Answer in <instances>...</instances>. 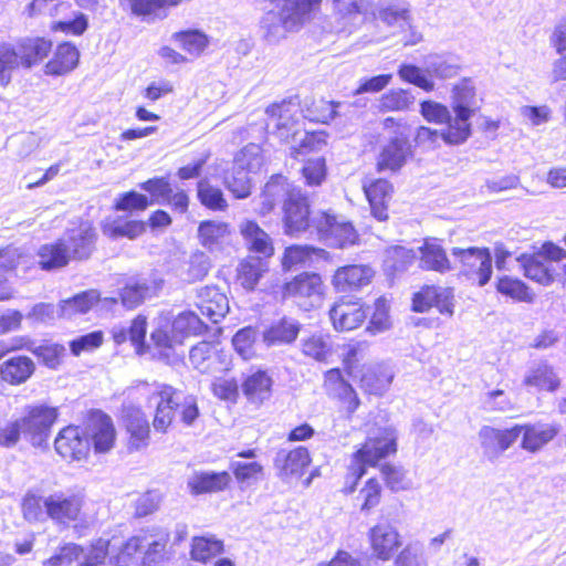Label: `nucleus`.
Wrapping results in <instances>:
<instances>
[{
    "label": "nucleus",
    "instance_id": "nucleus-57",
    "mask_svg": "<svg viewBox=\"0 0 566 566\" xmlns=\"http://www.w3.org/2000/svg\"><path fill=\"white\" fill-rule=\"evenodd\" d=\"M301 175L308 187L321 186L327 177L326 159L323 156L308 158L301 168Z\"/></svg>",
    "mask_w": 566,
    "mask_h": 566
},
{
    "label": "nucleus",
    "instance_id": "nucleus-2",
    "mask_svg": "<svg viewBox=\"0 0 566 566\" xmlns=\"http://www.w3.org/2000/svg\"><path fill=\"white\" fill-rule=\"evenodd\" d=\"M139 187L147 191L150 198L135 190L125 191L118 195L112 209L127 213L142 212L157 202L166 203L179 213H186L189 210L190 198L188 192L184 189L174 191L170 181L166 177L149 178L143 181Z\"/></svg>",
    "mask_w": 566,
    "mask_h": 566
},
{
    "label": "nucleus",
    "instance_id": "nucleus-62",
    "mask_svg": "<svg viewBox=\"0 0 566 566\" xmlns=\"http://www.w3.org/2000/svg\"><path fill=\"white\" fill-rule=\"evenodd\" d=\"M397 73L403 82L413 84L424 92H432L434 90L433 81L417 65L403 63L398 67Z\"/></svg>",
    "mask_w": 566,
    "mask_h": 566
},
{
    "label": "nucleus",
    "instance_id": "nucleus-21",
    "mask_svg": "<svg viewBox=\"0 0 566 566\" xmlns=\"http://www.w3.org/2000/svg\"><path fill=\"white\" fill-rule=\"evenodd\" d=\"M300 103L295 97H286L273 102L265 108L266 116L274 123L273 134L281 142H289L294 138V125L296 124V111Z\"/></svg>",
    "mask_w": 566,
    "mask_h": 566
},
{
    "label": "nucleus",
    "instance_id": "nucleus-34",
    "mask_svg": "<svg viewBox=\"0 0 566 566\" xmlns=\"http://www.w3.org/2000/svg\"><path fill=\"white\" fill-rule=\"evenodd\" d=\"M420 264L426 271H433L440 274L452 270V263L441 241L437 238H426L419 248Z\"/></svg>",
    "mask_w": 566,
    "mask_h": 566
},
{
    "label": "nucleus",
    "instance_id": "nucleus-6",
    "mask_svg": "<svg viewBox=\"0 0 566 566\" xmlns=\"http://www.w3.org/2000/svg\"><path fill=\"white\" fill-rule=\"evenodd\" d=\"M454 116L449 114L444 127L440 132V137L447 145H461L465 143L472 134L471 117L474 114L472 107H459L452 109ZM439 136L438 130L427 126L418 127L416 132V142L430 140L436 142Z\"/></svg>",
    "mask_w": 566,
    "mask_h": 566
},
{
    "label": "nucleus",
    "instance_id": "nucleus-8",
    "mask_svg": "<svg viewBox=\"0 0 566 566\" xmlns=\"http://www.w3.org/2000/svg\"><path fill=\"white\" fill-rule=\"evenodd\" d=\"M57 417L59 410L56 407L45 403L27 406L23 415L18 418L22 428L23 438L32 446H40L49 438Z\"/></svg>",
    "mask_w": 566,
    "mask_h": 566
},
{
    "label": "nucleus",
    "instance_id": "nucleus-45",
    "mask_svg": "<svg viewBox=\"0 0 566 566\" xmlns=\"http://www.w3.org/2000/svg\"><path fill=\"white\" fill-rule=\"evenodd\" d=\"M224 551L222 539L214 536H193L190 543L189 555L191 560L207 564Z\"/></svg>",
    "mask_w": 566,
    "mask_h": 566
},
{
    "label": "nucleus",
    "instance_id": "nucleus-13",
    "mask_svg": "<svg viewBox=\"0 0 566 566\" xmlns=\"http://www.w3.org/2000/svg\"><path fill=\"white\" fill-rule=\"evenodd\" d=\"M282 210L285 234L293 237L310 229L312 219L308 198L300 190L287 191Z\"/></svg>",
    "mask_w": 566,
    "mask_h": 566
},
{
    "label": "nucleus",
    "instance_id": "nucleus-5",
    "mask_svg": "<svg viewBox=\"0 0 566 566\" xmlns=\"http://www.w3.org/2000/svg\"><path fill=\"white\" fill-rule=\"evenodd\" d=\"M455 289L438 283H424L412 293L410 310L413 313L423 314L431 310L444 317H452L455 311Z\"/></svg>",
    "mask_w": 566,
    "mask_h": 566
},
{
    "label": "nucleus",
    "instance_id": "nucleus-22",
    "mask_svg": "<svg viewBox=\"0 0 566 566\" xmlns=\"http://www.w3.org/2000/svg\"><path fill=\"white\" fill-rule=\"evenodd\" d=\"M312 463L311 452L307 447L297 446L290 450H281L273 462L276 474L286 481L302 478Z\"/></svg>",
    "mask_w": 566,
    "mask_h": 566
},
{
    "label": "nucleus",
    "instance_id": "nucleus-54",
    "mask_svg": "<svg viewBox=\"0 0 566 566\" xmlns=\"http://www.w3.org/2000/svg\"><path fill=\"white\" fill-rule=\"evenodd\" d=\"M382 484L376 476L368 478L358 491L359 511L369 513L379 506L382 499Z\"/></svg>",
    "mask_w": 566,
    "mask_h": 566
},
{
    "label": "nucleus",
    "instance_id": "nucleus-23",
    "mask_svg": "<svg viewBox=\"0 0 566 566\" xmlns=\"http://www.w3.org/2000/svg\"><path fill=\"white\" fill-rule=\"evenodd\" d=\"M189 360L201 374L216 373L228 365L227 355L216 340H201L193 345L189 352Z\"/></svg>",
    "mask_w": 566,
    "mask_h": 566
},
{
    "label": "nucleus",
    "instance_id": "nucleus-53",
    "mask_svg": "<svg viewBox=\"0 0 566 566\" xmlns=\"http://www.w3.org/2000/svg\"><path fill=\"white\" fill-rule=\"evenodd\" d=\"M197 199L201 206L210 211H226L229 207L223 191L211 185L208 179L197 182Z\"/></svg>",
    "mask_w": 566,
    "mask_h": 566
},
{
    "label": "nucleus",
    "instance_id": "nucleus-48",
    "mask_svg": "<svg viewBox=\"0 0 566 566\" xmlns=\"http://www.w3.org/2000/svg\"><path fill=\"white\" fill-rule=\"evenodd\" d=\"M103 233L109 239L127 238L135 240L146 232V222L143 220L113 219L102 223Z\"/></svg>",
    "mask_w": 566,
    "mask_h": 566
},
{
    "label": "nucleus",
    "instance_id": "nucleus-11",
    "mask_svg": "<svg viewBox=\"0 0 566 566\" xmlns=\"http://www.w3.org/2000/svg\"><path fill=\"white\" fill-rule=\"evenodd\" d=\"M84 430L95 453L106 454L115 448L117 430L106 412L99 409L90 410L84 419Z\"/></svg>",
    "mask_w": 566,
    "mask_h": 566
},
{
    "label": "nucleus",
    "instance_id": "nucleus-9",
    "mask_svg": "<svg viewBox=\"0 0 566 566\" xmlns=\"http://www.w3.org/2000/svg\"><path fill=\"white\" fill-rule=\"evenodd\" d=\"M452 255L461 268V273L479 286L488 284L492 277V255L489 248H453Z\"/></svg>",
    "mask_w": 566,
    "mask_h": 566
},
{
    "label": "nucleus",
    "instance_id": "nucleus-32",
    "mask_svg": "<svg viewBox=\"0 0 566 566\" xmlns=\"http://www.w3.org/2000/svg\"><path fill=\"white\" fill-rule=\"evenodd\" d=\"M198 298L200 313L213 324L223 319L229 312V300L227 295L214 285L202 287L198 294Z\"/></svg>",
    "mask_w": 566,
    "mask_h": 566
},
{
    "label": "nucleus",
    "instance_id": "nucleus-12",
    "mask_svg": "<svg viewBox=\"0 0 566 566\" xmlns=\"http://www.w3.org/2000/svg\"><path fill=\"white\" fill-rule=\"evenodd\" d=\"M43 505L46 517L55 524L67 526L83 518L84 500L76 493H52Z\"/></svg>",
    "mask_w": 566,
    "mask_h": 566
},
{
    "label": "nucleus",
    "instance_id": "nucleus-4",
    "mask_svg": "<svg viewBox=\"0 0 566 566\" xmlns=\"http://www.w3.org/2000/svg\"><path fill=\"white\" fill-rule=\"evenodd\" d=\"M323 389L336 411L345 419H353L361 407L356 388L346 379L340 367H333L323 374Z\"/></svg>",
    "mask_w": 566,
    "mask_h": 566
},
{
    "label": "nucleus",
    "instance_id": "nucleus-33",
    "mask_svg": "<svg viewBox=\"0 0 566 566\" xmlns=\"http://www.w3.org/2000/svg\"><path fill=\"white\" fill-rule=\"evenodd\" d=\"M369 343L365 339L349 338L340 346L339 360L342 371L348 377L356 376L368 364Z\"/></svg>",
    "mask_w": 566,
    "mask_h": 566
},
{
    "label": "nucleus",
    "instance_id": "nucleus-20",
    "mask_svg": "<svg viewBox=\"0 0 566 566\" xmlns=\"http://www.w3.org/2000/svg\"><path fill=\"white\" fill-rule=\"evenodd\" d=\"M412 157V146L408 134L399 132V135L391 138L379 151L375 168L377 172H397L408 158Z\"/></svg>",
    "mask_w": 566,
    "mask_h": 566
},
{
    "label": "nucleus",
    "instance_id": "nucleus-51",
    "mask_svg": "<svg viewBox=\"0 0 566 566\" xmlns=\"http://www.w3.org/2000/svg\"><path fill=\"white\" fill-rule=\"evenodd\" d=\"M415 104V96L409 90L391 88L381 94L378 99L379 113L407 112Z\"/></svg>",
    "mask_w": 566,
    "mask_h": 566
},
{
    "label": "nucleus",
    "instance_id": "nucleus-10",
    "mask_svg": "<svg viewBox=\"0 0 566 566\" xmlns=\"http://www.w3.org/2000/svg\"><path fill=\"white\" fill-rule=\"evenodd\" d=\"M314 228L321 239L328 240L336 249L352 247L359 241V233L353 223L328 210L319 212Z\"/></svg>",
    "mask_w": 566,
    "mask_h": 566
},
{
    "label": "nucleus",
    "instance_id": "nucleus-59",
    "mask_svg": "<svg viewBox=\"0 0 566 566\" xmlns=\"http://www.w3.org/2000/svg\"><path fill=\"white\" fill-rule=\"evenodd\" d=\"M84 548L76 543H65L59 546L55 554L43 562V566H70L83 555Z\"/></svg>",
    "mask_w": 566,
    "mask_h": 566
},
{
    "label": "nucleus",
    "instance_id": "nucleus-64",
    "mask_svg": "<svg viewBox=\"0 0 566 566\" xmlns=\"http://www.w3.org/2000/svg\"><path fill=\"white\" fill-rule=\"evenodd\" d=\"M476 96V88L471 78L464 77L452 87V109L471 107Z\"/></svg>",
    "mask_w": 566,
    "mask_h": 566
},
{
    "label": "nucleus",
    "instance_id": "nucleus-43",
    "mask_svg": "<svg viewBox=\"0 0 566 566\" xmlns=\"http://www.w3.org/2000/svg\"><path fill=\"white\" fill-rule=\"evenodd\" d=\"M479 437L484 448L491 449L495 452H503L518 438L517 424L503 430L484 426L480 429Z\"/></svg>",
    "mask_w": 566,
    "mask_h": 566
},
{
    "label": "nucleus",
    "instance_id": "nucleus-27",
    "mask_svg": "<svg viewBox=\"0 0 566 566\" xmlns=\"http://www.w3.org/2000/svg\"><path fill=\"white\" fill-rule=\"evenodd\" d=\"M53 49V41L44 35L25 36L17 44L20 65L24 69L36 66L46 60Z\"/></svg>",
    "mask_w": 566,
    "mask_h": 566
},
{
    "label": "nucleus",
    "instance_id": "nucleus-58",
    "mask_svg": "<svg viewBox=\"0 0 566 566\" xmlns=\"http://www.w3.org/2000/svg\"><path fill=\"white\" fill-rule=\"evenodd\" d=\"M255 342L256 331L252 326L240 328L232 337L234 350L244 360L251 359L255 356Z\"/></svg>",
    "mask_w": 566,
    "mask_h": 566
},
{
    "label": "nucleus",
    "instance_id": "nucleus-42",
    "mask_svg": "<svg viewBox=\"0 0 566 566\" xmlns=\"http://www.w3.org/2000/svg\"><path fill=\"white\" fill-rule=\"evenodd\" d=\"M495 290L505 298L517 303H533L535 294L521 279L512 275H500L495 281Z\"/></svg>",
    "mask_w": 566,
    "mask_h": 566
},
{
    "label": "nucleus",
    "instance_id": "nucleus-40",
    "mask_svg": "<svg viewBox=\"0 0 566 566\" xmlns=\"http://www.w3.org/2000/svg\"><path fill=\"white\" fill-rule=\"evenodd\" d=\"M268 271V263L261 258L247 256L238 264L235 280L245 291L252 292Z\"/></svg>",
    "mask_w": 566,
    "mask_h": 566
},
{
    "label": "nucleus",
    "instance_id": "nucleus-17",
    "mask_svg": "<svg viewBox=\"0 0 566 566\" xmlns=\"http://www.w3.org/2000/svg\"><path fill=\"white\" fill-rule=\"evenodd\" d=\"M56 453L69 462L83 461L90 455L91 444L84 427L69 424L62 428L54 440Z\"/></svg>",
    "mask_w": 566,
    "mask_h": 566
},
{
    "label": "nucleus",
    "instance_id": "nucleus-28",
    "mask_svg": "<svg viewBox=\"0 0 566 566\" xmlns=\"http://www.w3.org/2000/svg\"><path fill=\"white\" fill-rule=\"evenodd\" d=\"M36 370L35 361L27 355H14L0 364V381L11 387L28 382Z\"/></svg>",
    "mask_w": 566,
    "mask_h": 566
},
{
    "label": "nucleus",
    "instance_id": "nucleus-38",
    "mask_svg": "<svg viewBox=\"0 0 566 566\" xmlns=\"http://www.w3.org/2000/svg\"><path fill=\"white\" fill-rule=\"evenodd\" d=\"M521 264L524 276L547 286L555 280V270L537 253H523L517 259Z\"/></svg>",
    "mask_w": 566,
    "mask_h": 566
},
{
    "label": "nucleus",
    "instance_id": "nucleus-49",
    "mask_svg": "<svg viewBox=\"0 0 566 566\" xmlns=\"http://www.w3.org/2000/svg\"><path fill=\"white\" fill-rule=\"evenodd\" d=\"M174 331L184 342L188 337L202 336L209 332V326L193 311H184L179 313L172 323Z\"/></svg>",
    "mask_w": 566,
    "mask_h": 566
},
{
    "label": "nucleus",
    "instance_id": "nucleus-37",
    "mask_svg": "<svg viewBox=\"0 0 566 566\" xmlns=\"http://www.w3.org/2000/svg\"><path fill=\"white\" fill-rule=\"evenodd\" d=\"M523 385L538 392H553L560 386V379L555 368L547 361H541L532 367L523 379Z\"/></svg>",
    "mask_w": 566,
    "mask_h": 566
},
{
    "label": "nucleus",
    "instance_id": "nucleus-46",
    "mask_svg": "<svg viewBox=\"0 0 566 566\" xmlns=\"http://www.w3.org/2000/svg\"><path fill=\"white\" fill-rule=\"evenodd\" d=\"M230 233L229 223L217 220L200 221L197 229L199 243L208 250L221 245Z\"/></svg>",
    "mask_w": 566,
    "mask_h": 566
},
{
    "label": "nucleus",
    "instance_id": "nucleus-44",
    "mask_svg": "<svg viewBox=\"0 0 566 566\" xmlns=\"http://www.w3.org/2000/svg\"><path fill=\"white\" fill-rule=\"evenodd\" d=\"M325 250L307 244H291L283 251L281 266L284 271L304 266L313 261L314 256H323Z\"/></svg>",
    "mask_w": 566,
    "mask_h": 566
},
{
    "label": "nucleus",
    "instance_id": "nucleus-25",
    "mask_svg": "<svg viewBox=\"0 0 566 566\" xmlns=\"http://www.w3.org/2000/svg\"><path fill=\"white\" fill-rule=\"evenodd\" d=\"M80 63V51L70 41L59 42L53 45L51 56L43 65V73L46 76L60 77L73 72Z\"/></svg>",
    "mask_w": 566,
    "mask_h": 566
},
{
    "label": "nucleus",
    "instance_id": "nucleus-41",
    "mask_svg": "<svg viewBox=\"0 0 566 566\" xmlns=\"http://www.w3.org/2000/svg\"><path fill=\"white\" fill-rule=\"evenodd\" d=\"M301 331L298 322L282 317L273 322L263 333V340L269 346L287 345L296 340Z\"/></svg>",
    "mask_w": 566,
    "mask_h": 566
},
{
    "label": "nucleus",
    "instance_id": "nucleus-60",
    "mask_svg": "<svg viewBox=\"0 0 566 566\" xmlns=\"http://www.w3.org/2000/svg\"><path fill=\"white\" fill-rule=\"evenodd\" d=\"M226 188L230 191L234 199H245L252 193L253 185L248 171L240 168L224 181Z\"/></svg>",
    "mask_w": 566,
    "mask_h": 566
},
{
    "label": "nucleus",
    "instance_id": "nucleus-15",
    "mask_svg": "<svg viewBox=\"0 0 566 566\" xmlns=\"http://www.w3.org/2000/svg\"><path fill=\"white\" fill-rule=\"evenodd\" d=\"M371 556L377 560H390L402 547V536L389 522H378L367 533Z\"/></svg>",
    "mask_w": 566,
    "mask_h": 566
},
{
    "label": "nucleus",
    "instance_id": "nucleus-52",
    "mask_svg": "<svg viewBox=\"0 0 566 566\" xmlns=\"http://www.w3.org/2000/svg\"><path fill=\"white\" fill-rule=\"evenodd\" d=\"M301 353L317 363H327L333 354L328 336L311 334L301 342Z\"/></svg>",
    "mask_w": 566,
    "mask_h": 566
},
{
    "label": "nucleus",
    "instance_id": "nucleus-61",
    "mask_svg": "<svg viewBox=\"0 0 566 566\" xmlns=\"http://www.w3.org/2000/svg\"><path fill=\"white\" fill-rule=\"evenodd\" d=\"M230 468L235 481L240 485L251 484L264 475V467L258 461L234 462Z\"/></svg>",
    "mask_w": 566,
    "mask_h": 566
},
{
    "label": "nucleus",
    "instance_id": "nucleus-47",
    "mask_svg": "<svg viewBox=\"0 0 566 566\" xmlns=\"http://www.w3.org/2000/svg\"><path fill=\"white\" fill-rule=\"evenodd\" d=\"M289 187L290 184L287 177L281 174L273 175L261 192V203L256 211L258 216L265 217L273 212L277 205L280 193L285 191L287 192Z\"/></svg>",
    "mask_w": 566,
    "mask_h": 566
},
{
    "label": "nucleus",
    "instance_id": "nucleus-1",
    "mask_svg": "<svg viewBox=\"0 0 566 566\" xmlns=\"http://www.w3.org/2000/svg\"><path fill=\"white\" fill-rule=\"evenodd\" d=\"M328 318L337 333H349L365 326L367 334L377 335L391 327L390 306L384 295L374 301L371 312L361 298L342 295L331 305Z\"/></svg>",
    "mask_w": 566,
    "mask_h": 566
},
{
    "label": "nucleus",
    "instance_id": "nucleus-56",
    "mask_svg": "<svg viewBox=\"0 0 566 566\" xmlns=\"http://www.w3.org/2000/svg\"><path fill=\"white\" fill-rule=\"evenodd\" d=\"M32 354L48 368L56 369L63 361L65 348L62 344L43 342L32 349Z\"/></svg>",
    "mask_w": 566,
    "mask_h": 566
},
{
    "label": "nucleus",
    "instance_id": "nucleus-39",
    "mask_svg": "<svg viewBox=\"0 0 566 566\" xmlns=\"http://www.w3.org/2000/svg\"><path fill=\"white\" fill-rule=\"evenodd\" d=\"M36 255L39 268L43 271L62 269L70 263L69 249L63 239L42 244Z\"/></svg>",
    "mask_w": 566,
    "mask_h": 566
},
{
    "label": "nucleus",
    "instance_id": "nucleus-26",
    "mask_svg": "<svg viewBox=\"0 0 566 566\" xmlns=\"http://www.w3.org/2000/svg\"><path fill=\"white\" fill-rule=\"evenodd\" d=\"M65 244L69 249L70 261H86L95 250L97 233L90 222H80L75 228L67 230Z\"/></svg>",
    "mask_w": 566,
    "mask_h": 566
},
{
    "label": "nucleus",
    "instance_id": "nucleus-30",
    "mask_svg": "<svg viewBox=\"0 0 566 566\" xmlns=\"http://www.w3.org/2000/svg\"><path fill=\"white\" fill-rule=\"evenodd\" d=\"M517 430L518 436L522 434L521 448L532 453L543 449L559 433L557 424L544 422L517 424Z\"/></svg>",
    "mask_w": 566,
    "mask_h": 566
},
{
    "label": "nucleus",
    "instance_id": "nucleus-63",
    "mask_svg": "<svg viewBox=\"0 0 566 566\" xmlns=\"http://www.w3.org/2000/svg\"><path fill=\"white\" fill-rule=\"evenodd\" d=\"M20 65L19 56L10 44H0V85L6 87L11 82V71Z\"/></svg>",
    "mask_w": 566,
    "mask_h": 566
},
{
    "label": "nucleus",
    "instance_id": "nucleus-24",
    "mask_svg": "<svg viewBox=\"0 0 566 566\" xmlns=\"http://www.w3.org/2000/svg\"><path fill=\"white\" fill-rule=\"evenodd\" d=\"M352 378L357 382L365 396L380 397L389 389L394 375L384 364L373 363L364 367Z\"/></svg>",
    "mask_w": 566,
    "mask_h": 566
},
{
    "label": "nucleus",
    "instance_id": "nucleus-55",
    "mask_svg": "<svg viewBox=\"0 0 566 566\" xmlns=\"http://www.w3.org/2000/svg\"><path fill=\"white\" fill-rule=\"evenodd\" d=\"M336 14L343 21H350L358 15L374 14L375 4L371 0H337Z\"/></svg>",
    "mask_w": 566,
    "mask_h": 566
},
{
    "label": "nucleus",
    "instance_id": "nucleus-18",
    "mask_svg": "<svg viewBox=\"0 0 566 566\" xmlns=\"http://www.w3.org/2000/svg\"><path fill=\"white\" fill-rule=\"evenodd\" d=\"M325 284L321 274L316 272H301L281 286V300L305 302L313 297L324 295Z\"/></svg>",
    "mask_w": 566,
    "mask_h": 566
},
{
    "label": "nucleus",
    "instance_id": "nucleus-50",
    "mask_svg": "<svg viewBox=\"0 0 566 566\" xmlns=\"http://www.w3.org/2000/svg\"><path fill=\"white\" fill-rule=\"evenodd\" d=\"M171 39L179 48L192 56L201 55L209 46V36L198 29H185L172 33Z\"/></svg>",
    "mask_w": 566,
    "mask_h": 566
},
{
    "label": "nucleus",
    "instance_id": "nucleus-14",
    "mask_svg": "<svg viewBox=\"0 0 566 566\" xmlns=\"http://www.w3.org/2000/svg\"><path fill=\"white\" fill-rule=\"evenodd\" d=\"M122 426L126 434V449L137 452L146 449L150 442V424L140 407L124 406L122 408Z\"/></svg>",
    "mask_w": 566,
    "mask_h": 566
},
{
    "label": "nucleus",
    "instance_id": "nucleus-29",
    "mask_svg": "<svg viewBox=\"0 0 566 566\" xmlns=\"http://www.w3.org/2000/svg\"><path fill=\"white\" fill-rule=\"evenodd\" d=\"M231 483V474L226 470L200 471L189 479L187 486L192 495L198 496L224 492L230 489Z\"/></svg>",
    "mask_w": 566,
    "mask_h": 566
},
{
    "label": "nucleus",
    "instance_id": "nucleus-19",
    "mask_svg": "<svg viewBox=\"0 0 566 566\" xmlns=\"http://www.w3.org/2000/svg\"><path fill=\"white\" fill-rule=\"evenodd\" d=\"M361 188L371 216L380 222L387 221L395 196L392 182L386 178H375L364 181Z\"/></svg>",
    "mask_w": 566,
    "mask_h": 566
},
{
    "label": "nucleus",
    "instance_id": "nucleus-31",
    "mask_svg": "<svg viewBox=\"0 0 566 566\" xmlns=\"http://www.w3.org/2000/svg\"><path fill=\"white\" fill-rule=\"evenodd\" d=\"M241 389L249 403L260 407L272 396L273 379L268 370L258 369L243 378Z\"/></svg>",
    "mask_w": 566,
    "mask_h": 566
},
{
    "label": "nucleus",
    "instance_id": "nucleus-7",
    "mask_svg": "<svg viewBox=\"0 0 566 566\" xmlns=\"http://www.w3.org/2000/svg\"><path fill=\"white\" fill-rule=\"evenodd\" d=\"M397 436L391 428L378 427L353 452L352 461L360 462L367 468H377L379 462L396 454Z\"/></svg>",
    "mask_w": 566,
    "mask_h": 566
},
{
    "label": "nucleus",
    "instance_id": "nucleus-16",
    "mask_svg": "<svg viewBox=\"0 0 566 566\" xmlns=\"http://www.w3.org/2000/svg\"><path fill=\"white\" fill-rule=\"evenodd\" d=\"M376 271L369 264L352 263L338 266L332 275V286L336 293H355L371 284Z\"/></svg>",
    "mask_w": 566,
    "mask_h": 566
},
{
    "label": "nucleus",
    "instance_id": "nucleus-35",
    "mask_svg": "<svg viewBox=\"0 0 566 566\" xmlns=\"http://www.w3.org/2000/svg\"><path fill=\"white\" fill-rule=\"evenodd\" d=\"M240 234L245 240L250 252L256 253L264 259H270L274 255L275 248L272 239L255 220L243 221L240 224Z\"/></svg>",
    "mask_w": 566,
    "mask_h": 566
},
{
    "label": "nucleus",
    "instance_id": "nucleus-36",
    "mask_svg": "<svg viewBox=\"0 0 566 566\" xmlns=\"http://www.w3.org/2000/svg\"><path fill=\"white\" fill-rule=\"evenodd\" d=\"M191 0H127L132 15L142 20L164 19L171 8L190 2Z\"/></svg>",
    "mask_w": 566,
    "mask_h": 566
},
{
    "label": "nucleus",
    "instance_id": "nucleus-3",
    "mask_svg": "<svg viewBox=\"0 0 566 566\" xmlns=\"http://www.w3.org/2000/svg\"><path fill=\"white\" fill-rule=\"evenodd\" d=\"M178 395V389L169 384H158L149 394L147 401L155 405L151 426L156 432L166 434L172 428L178 408L181 421L186 426H192L199 418L197 398L189 395L179 403Z\"/></svg>",
    "mask_w": 566,
    "mask_h": 566
}]
</instances>
